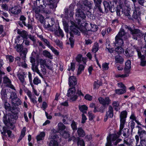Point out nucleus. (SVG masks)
Returning a JSON list of instances; mask_svg holds the SVG:
<instances>
[{"label": "nucleus", "mask_w": 146, "mask_h": 146, "mask_svg": "<svg viewBox=\"0 0 146 146\" xmlns=\"http://www.w3.org/2000/svg\"><path fill=\"white\" fill-rule=\"evenodd\" d=\"M11 92L10 98L11 99L12 107L11 106L10 104L7 102H4V107L6 110L11 112L6 114L4 113L3 121L6 126L3 127V131L1 133L3 136L7 137L6 134L7 133L8 137L11 138L14 136V135L12 134V132L8 129L13 130H15L14 124L18 117L17 108L18 106L21 104V102L19 98L17 97L16 94L15 92Z\"/></svg>", "instance_id": "nucleus-1"}, {"label": "nucleus", "mask_w": 146, "mask_h": 146, "mask_svg": "<svg viewBox=\"0 0 146 146\" xmlns=\"http://www.w3.org/2000/svg\"><path fill=\"white\" fill-rule=\"evenodd\" d=\"M127 34L123 28L121 29L120 31L115 37V44L117 46H121L124 43L123 40L128 38Z\"/></svg>", "instance_id": "nucleus-2"}, {"label": "nucleus", "mask_w": 146, "mask_h": 146, "mask_svg": "<svg viewBox=\"0 0 146 146\" xmlns=\"http://www.w3.org/2000/svg\"><path fill=\"white\" fill-rule=\"evenodd\" d=\"M70 36L71 37L69 38V40L70 42V45L71 48H73L74 43V40L72 38L74 37V35H77L79 36L80 35V33L77 29L75 25H72L70 27Z\"/></svg>", "instance_id": "nucleus-3"}, {"label": "nucleus", "mask_w": 146, "mask_h": 146, "mask_svg": "<svg viewBox=\"0 0 146 146\" xmlns=\"http://www.w3.org/2000/svg\"><path fill=\"white\" fill-rule=\"evenodd\" d=\"M77 84L76 79L75 77L74 76H70L69 79V85L70 87L68 91H81L79 90L78 87L76 88L74 87Z\"/></svg>", "instance_id": "nucleus-4"}, {"label": "nucleus", "mask_w": 146, "mask_h": 146, "mask_svg": "<svg viewBox=\"0 0 146 146\" xmlns=\"http://www.w3.org/2000/svg\"><path fill=\"white\" fill-rule=\"evenodd\" d=\"M15 48L18 52H21V55L23 56V58L25 62L26 58V55L28 52V50L26 48H23V46L22 44H17L15 46Z\"/></svg>", "instance_id": "nucleus-5"}, {"label": "nucleus", "mask_w": 146, "mask_h": 146, "mask_svg": "<svg viewBox=\"0 0 146 146\" xmlns=\"http://www.w3.org/2000/svg\"><path fill=\"white\" fill-rule=\"evenodd\" d=\"M98 29V27L96 25H92L90 23L88 25H86L85 27H83L82 29H81L80 31L85 34H87L88 31L94 32H96Z\"/></svg>", "instance_id": "nucleus-6"}, {"label": "nucleus", "mask_w": 146, "mask_h": 146, "mask_svg": "<svg viewBox=\"0 0 146 146\" xmlns=\"http://www.w3.org/2000/svg\"><path fill=\"white\" fill-rule=\"evenodd\" d=\"M86 15L82 10L78 9L76 10V19L78 21V23L86 18Z\"/></svg>", "instance_id": "nucleus-7"}, {"label": "nucleus", "mask_w": 146, "mask_h": 146, "mask_svg": "<svg viewBox=\"0 0 146 146\" xmlns=\"http://www.w3.org/2000/svg\"><path fill=\"white\" fill-rule=\"evenodd\" d=\"M119 139L116 134H110L107 138V142L105 146H112V142Z\"/></svg>", "instance_id": "nucleus-8"}, {"label": "nucleus", "mask_w": 146, "mask_h": 146, "mask_svg": "<svg viewBox=\"0 0 146 146\" xmlns=\"http://www.w3.org/2000/svg\"><path fill=\"white\" fill-rule=\"evenodd\" d=\"M130 33L133 36V38L135 40H137V37L141 38L143 37L144 34L140 31L139 29H133Z\"/></svg>", "instance_id": "nucleus-9"}, {"label": "nucleus", "mask_w": 146, "mask_h": 146, "mask_svg": "<svg viewBox=\"0 0 146 146\" xmlns=\"http://www.w3.org/2000/svg\"><path fill=\"white\" fill-rule=\"evenodd\" d=\"M127 115V113L126 110L123 111L121 112L119 115L120 124L124 125L125 124Z\"/></svg>", "instance_id": "nucleus-10"}, {"label": "nucleus", "mask_w": 146, "mask_h": 146, "mask_svg": "<svg viewBox=\"0 0 146 146\" xmlns=\"http://www.w3.org/2000/svg\"><path fill=\"white\" fill-rule=\"evenodd\" d=\"M98 100L100 104L104 106H108L111 102V100L109 97H106L104 99L103 98L100 97L98 98Z\"/></svg>", "instance_id": "nucleus-11"}, {"label": "nucleus", "mask_w": 146, "mask_h": 146, "mask_svg": "<svg viewBox=\"0 0 146 146\" xmlns=\"http://www.w3.org/2000/svg\"><path fill=\"white\" fill-rule=\"evenodd\" d=\"M40 71L44 75H45L46 73V70L45 66L46 64V61L45 60L40 59Z\"/></svg>", "instance_id": "nucleus-12"}, {"label": "nucleus", "mask_w": 146, "mask_h": 146, "mask_svg": "<svg viewBox=\"0 0 146 146\" xmlns=\"http://www.w3.org/2000/svg\"><path fill=\"white\" fill-rule=\"evenodd\" d=\"M76 92H68L67 96L69 98V100L70 102L75 101L78 98V96L75 94Z\"/></svg>", "instance_id": "nucleus-13"}, {"label": "nucleus", "mask_w": 146, "mask_h": 146, "mask_svg": "<svg viewBox=\"0 0 146 146\" xmlns=\"http://www.w3.org/2000/svg\"><path fill=\"white\" fill-rule=\"evenodd\" d=\"M82 3L84 4V7H82L81 9L82 10L89 11V10L91 9L92 5L91 3L88 1L87 0H82Z\"/></svg>", "instance_id": "nucleus-14"}, {"label": "nucleus", "mask_w": 146, "mask_h": 146, "mask_svg": "<svg viewBox=\"0 0 146 146\" xmlns=\"http://www.w3.org/2000/svg\"><path fill=\"white\" fill-rule=\"evenodd\" d=\"M38 63H36L32 64V69L34 72H36L42 78L44 75H43L42 72H40V70L38 69Z\"/></svg>", "instance_id": "nucleus-15"}, {"label": "nucleus", "mask_w": 146, "mask_h": 146, "mask_svg": "<svg viewBox=\"0 0 146 146\" xmlns=\"http://www.w3.org/2000/svg\"><path fill=\"white\" fill-rule=\"evenodd\" d=\"M53 19L52 18L46 19L44 23V27L47 28L52 26L54 23Z\"/></svg>", "instance_id": "nucleus-16"}, {"label": "nucleus", "mask_w": 146, "mask_h": 146, "mask_svg": "<svg viewBox=\"0 0 146 146\" xmlns=\"http://www.w3.org/2000/svg\"><path fill=\"white\" fill-rule=\"evenodd\" d=\"M9 11L13 14L15 15H18L21 12V10L18 6H15L9 9Z\"/></svg>", "instance_id": "nucleus-17"}, {"label": "nucleus", "mask_w": 146, "mask_h": 146, "mask_svg": "<svg viewBox=\"0 0 146 146\" xmlns=\"http://www.w3.org/2000/svg\"><path fill=\"white\" fill-rule=\"evenodd\" d=\"M131 67V61L130 60H128L125 63V66L124 69L125 73H129Z\"/></svg>", "instance_id": "nucleus-18"}, {"label": "nucleus", "mask_w": 146, "mask_h": 146, "mask_svg": "<svg viewBox=\"0 0 146 146\" xmlns=\"http://www.w3.org/2000/svg\"><path fill=\"white\" fill-rule=\"evenodd\" d=\"M17 33L23 38L26 39L27 38V37L28 36V35L27 32L25 30L21 31L20 30L18 29L17 30Z\"/></svg>", "instance_id": "nucleus-19"}, {"label": "nucleus", "mask_w": 146, "mask_h": 146, "mask_svg": "<svg viewBox=\"0 0 146 146\" xmlns=\"http://www.w3.org/2000/svg\"><path fill=\"white\" fill-rule=\"evenodd\" d=\"M137 133L140 137V139H146V131L143 129L140 132L138 131Z\"/></svg>", "instance_id": "nucleus-20"}, {"label": "nucleus", "mask_w": 146, "mask_h": 146, "mask_svg": "<svg viewBox=\"0 0 146 146\" xmlns=\"http://www.w3.org/2000/svg\"><path fill=\"white\" fill-rule=\"evenodd\" d=\"M77 132L79 137H84L85 135V132L82 127H79L78 128Z\"/></svg>", "instance_id": "nucleus-21"}, {"label": "nucleus", "mask_w": 146, "mask_h": 146, "mask_svg": "<svg viewBox=\"0 0 146 146\" xmlns=\"http://www.w3.org/2000/svg\"><path fill=\"white\" fill-rule=\"evenodd\" d=\"M78 108L80 111L83 113H86L88 109V107L85 105H79Z\"/></svg>", "instance_id": "nucleus-22"}, {"label": "nucleus", "mask_w": 146, "mask_h": 146, "mask_svg": "<svg viewBox=\"0 0 146 146\" xmlns=\"http://www.w3.org/2000/svg\"><path fill=\"white\" fill-rule=\"evenodd\" d=\"M45 136V134L44 132H41L39 134L37 135L36 137L37 141H39L40 140L44 139V137Z\"/></svg>", "instance_id": "nucleus-23"}, {"label": "nucleus", "mask_w": 146, "mask_h": 146, "mask_svg": "<svg viewBox=\"0 0 146 146\" xmlns=\"http://www.w3.org/2000/svg\"><path fill=\"white\" fill-rule=\"evenodd\" d=\"M122 133L123 136L125 138H128L129 135V129L127 128H125L122 130Z\"/></svg>", "instance_id": "nucleus-24"}, {"label": "nucleus", "mask_w": 146, "mask_h": 146, "mask_svg": "<svg viewBox=\"0 0 146 146\" xmlns=\"http://www.w3.org/2000/svg\"><path fill=\"white\" fill-rule=\"evenodd\" d=\"M42 54L45 57L48 58L50 59L53 58L52 55L47 50H44L42 51Z\"/></svg>", "instance_id": "nucleus-25"}, {"label": "nucleus", "mask_w": 146, "mask_h": 146, "mask_svg": "<svg viewBox=\"0 0 146 146\" xmlns=\"http://www.w3.org/2000/svg\"><path fill=\"white\" fill-rule=\"evenodd\" d=\"M47 4L45 5L44 4H43V5H40L41 7L42 8V9L43 12L46 14H49L50 13V11L49 8H47L46 7Z\"/></svg>", "instance_id": "nucleus-26"}, {"label": "nucleus", "mask_w": 146, "mask_h": 146, "mask_svg": "<svg viewBox=\"0 0 146 146\" xmlns=\"http://www.w3.org/2000/svg\"><path fill=\"white\" fill-rule=\"evenodd\" d=\"M115 62L116 63H119L120 64L123 63L124 59L123 58L119 55L116 56L115 57Z\"/></svg>", "instance_id": "nucleus-27"}, {"label": "nucleus", "mask_w": 146, "mask_h": 146, "mask_svg": "<svg viewBox=\"0 0 146 146\" xmlns=\"http://www.w3.org/2000/svg\"><path fill=\"white\" fill-rule=\"evenodd\" d=\"M6 92H1V98L4 103L7 102V96Z\"/></svg>", "instance_id": "nucleus-28"}, {"label": "nucleus", "mask_w": 146, "mask_h": 146, "mask_svg": "<svg viewBox=\"0 0 146 146\" xmlns=\"http://www.w3.org/2000/svg\"><path fill=\"white\" fill-rule=\"evenodd\" d=\"M55 34L58 36H61L62 37H63L64 36L62 31L60 28L59 27V29L58 30H56L55 31Z\"/></svg>", "instance_id": "nucleus-29"}, {"label": "nucleus", "mask_w": 146, "mask_h": 146, "mask_svg": "<svg viewBox=\"0 0 146 146\" xmlns=\"http://www.w3.org/2000/svg\"><path fill=\"white\" fill-rule=\"evenodd\" d=\"M99 45L98 42H95L92 47V51L94 53H96L99 49Z\"/></svg>", "instance_id": "nucleus-30"}, {"label": "nucleus", "mask_w": 146, "mask_h": 146, "mask_svg": "<svg viewBox=\"0 0 146 146\" xmlns=\"http://www.w3.org/2000/svg\"><path fill=\"white\" fill-rule=\"evenodd\" d=\"M115 50L118 54H121L124 52L123 49L121 46H118V47L115 48Z\"/></svg>", "instance_id": "nucleus-31"}, {"label": "nucleus", "mask_w": 146, "mask_h": 146, "mask_svg": "<svg viewBox=\"0 0 146 146\" xmlns=\"http://www.w3.org/2000/svg\"><path fill=\"white\" fill-rule=\"evenodd\" d=\"M58 130L61 131L64 130L66 128V126L62 122H60L58 124Z\"/></svg>", "instance_id": "nucleus-32"}, {"label": "nucleus", "mask_w": 146, "mask_h": 146, "mask_svg": "<svg viewBox=\"0 0 146 146\" xmlns=\"http://www.w3.org/2000/svg\"><path fill=\"white\" fill-rule=\"evenodd\" d=\"M124 126V125L120 124L119 131L118 132H117L116 134L118 138L120 137V135L122 133V130L123 129Z\"/></svg>", "instance_id": "nucleus-33"}, {"label": "nucleus", "mask_w": 146, "mask_h": 146, "mask_svg": "<svg viewBox=\"0 0 146 146\" xmlns=\"http://www.w3.org/2000/svg\"><path fill=\"white\" fill-rule=\"evenodd\" d=\"M77 123L74 120L72 121V123L71 124V126L73 131H75L77 129Z\"/></svg>", "instance_id": "nucleus-34"}, {"label": "nucleus", "mask_w": 146, "mask_h": 146, "mask_svg": "<svg viewBox=\"0 0 146 146\" xmlns=\"http://www.w3.org/2000/svg\"><path fill=\"white\" fill-rule=\"evenodd\" d=\"M103 4L104 7L105 12L107 13L108 12V9L110 6L109 3L106 1H104L103 2Z\"/></svg>", "instance_id": "nucleus-35"}, {"label": "nucleus", "mask_w": 146, "mask_h": 146, "mask_svg": "<svg viewBox=\"0 0 146 146\" xmlns=\"http://www.w3.org/2000/svg\"><path fill=\"white\" fill-rule=\"evenodd\" d=\"M58 145L57 140H50L49 144V146H58Z\"/></svg>", "instance_id": "nucleus-36"}, {"label": "nucleus", "mask_w": 146, "mask_h": 146, "mask_svg": "<svg viewBox=\"0 0 146 146\" xmlns=\"http://www.w3.org/2000/svg\"><path fill=\"white\" fill-rule=\"evenodd\" d=\"M84 67V66L82 64H80L79 65V67L78 68L77 75H78L81 74L82 71L83 70Z\"/></svg>", "instance_id": "nucleus-37"}, {"label": "nucleus", "mask_w": 146, "mask_h": 146, "mask_svg": "<svg viewBox=\"0 0 146 146\" xmlns=\"http://www.w3.org/2000/svg\"><path fill=\"white\" fill-rule=\"evenodd\" d=\"M77 145L80 146H85L84 142L83 139H80L79 137H78Z\"/></svg>", "instance_id": "nucleus-38"}, {"label": "nucleus", "mask_w": 146, "mask_h": 146, "mask_svg": "<svg viewBox=\"0 0 146 146\" xmlns=\"http://www.w3.org/2000/svg\"><path fill=\"white\" fill-rule=\"evenodd\" d=\"M70 10L69 11V15L70 17H72L74 15V5L73 4H71L70 5Z\"/></svg>", "instance_id": "nucleus-39"}, {"label": "nucleus", "mask_w": 146, "mask_h": 146, "mask_svg": "<svg viewBox=\"0 0 146 146\" xmlns=\"http://www.w3.org/2000/svg\"><path fill=\"white\" fill-rule=\"evenodd\" d=\"M33 83L35 85H38L41 82L40 80L37 76L35 77L33 80Z\"/></svg>", "instance_id": "nucleus-40"}, {"label": "nucleus", "mask_w": 146, "mask_h": 146, "mask_svg": "<svg viewBox=\"0 0 146 146\" xmlns=\"http://www.w3.org/2000/svg\"><path fill=\"white\" fill-rule=\"evenodd\" d=\"M133 52L130 50L129 51L126 50L125 51V55L127 57H129L133 56Z\"/></svg>", "instance_id": "nucleus-41"}, {"label": "nucleus", "mask_w": 146, "mask_h": 146, "mask_svg": "<svg viewBox=\"0 0 146 146\" xmlns=\"http://www.w3.org/2000/svg\"><path fill=\"white\" fill-rule=\"evenodd\" d=\"M54 42L56 43V44L60 48H62V41L56 39L54 40Z\"/></svg>", "instance_id": "nucleus-42"}, {"label": "nucleus", "mask_w": 146, "mask_h": 146, "mask_svg": "<svg viewBox=\"0 0 146 146\" xmlns=\"http://www.w3.org/2000/svg\"><path fill=\"white\" fill-rule=\"evenodd\" d=\"M33 11H34L36 14H38L40 12V9H42V8L40 7H36L34 6L33 7Z\"/></svg>", "instance_id": "nucleus-43"}, {"label": "nucleus", "mask_w": 146, "mask_h": 146, "mask_svg": "<svg viewBox=\"0 0 146 146\" xmlns=\"http://www.w3.org/2000/svg\"><path fill=\"white\" fill-rule=\"evenodd\" d=\"M136 51L137 52L139 58L141 59H144L145 56L143 55H142L140 50L139 49H136Z\"/></svg>", "instance_id": "nucleus-44"}, {"label": "nucleus", "mask_w": 146, "mask_h": 146, "mask_svg": "<svg viewBox=\"0 0 146 146\" xmlns=\"http://www.w3.org/2000/svg\"><path fill=\"white\" fill-rule=\"evenodd\" d=\"M117 85L119 87L122 88V89L121 90H122V91H126V87L122 83H118Z\"/></svg>", "instance_id": "nucleus-45"}, {"label": "nucleus", "mask_w": 146, "mask_h": 146, "mask_svg": "<svg viewBox=\"0 0 146 146\" xmlns=\"http://www.w3.org/2000/svg\"><path fill=\"white\" fill-rule=\"evenodd\" d=\"M17 76L20 81L22 83H24L25 82V79L23 75L21 74H18Z\"/></svg>", "instance_id": "nucleus-46"}, {"label": "nucleus", "mask_w": 146, "mask_h": 146, "mask_svg": "<svg viewBox=\"0 0 146 146\" xmlns=\"http://www.w3.org/2000/svg\"><path fill=\"white\" fill-rule=\"evenodd\" d=\"M101 83L100 82H99V81L97 80L96 81L94 82V89H98V88L101 85Z\"/></svg>", "instance_id": "nucleus-47"}, {"label": "nucleus", "mask_w": 146, "mask_h": 146, "mask_svg": "<svg viewBox=\"0 0 146 146\" xmlns=\"http://www.w3.org/2000/svg\"><path fill=\"white\" fill-rule=\"evenodd\" d=\"M36 5L37 7H40V5H43L44 4V0H36Z\"/></svg>", "instance_id": "nucleus-48"}, {"label": "nucleus", "mask_w": 146, "mask_h": 146, "mask_svg": "<svg viewBox=\"0 0 146 146\" xmlns=\"http://www.w3.org/2000/svg\"><path fill=\"white\" fill-rule=\"evenodd\" d=\"M48 48L52 50V52L56 55H58L59 54V52H58L57 50H56L51 45Z\"/></svg>", "instance_id": "nucleus-49"}, {"label": "nucleus", "mask_w": 146, "mask_h": 146, "mask_svg": "<svg viewBox=\"0 0 146 146\" xmlns=\"http://www.w3.org/2000/svg\"><path fill=\"white\" fill-rule=\"evenodd\" d=\"M109 63H104L102 64V67L103 70H107L109 68L108 65Z\"/></svg>", "instance_id": "nucleus-50"}, {"label": "nucleus", "mask_w": 146, "mask_h": 146, "mask_svg": "<svg viewBox=\"0 0 146 146\" xmlns=\"http://www.w3.org/2000/svg\"><path fill=\"white\" fill-rule=\"evenodd\" d=\"M121 7L120 5L117 6L116 8V13L117 16L119 17L120 16V10Z\"/></svg>", "instance_id": "nucleus-51"}, {"label": "nucleus", "mask_w": 146, "mask_h": 146, "mask_svg": "<svg viewBox=\"0 0 146 146\" xmlns=\"http://www.w3.org/2000/svg\"><path fill=\"white\" fill-rule=\"evenodd\" d=\"M138 146H146V139H140V144L137 145Z\"/></svg>", "instance_id": "nucleus-52"}, {"label": "nucleus", "mask_w": 146, "mask_h": 146, "mask_svg": "<svg viewBox=\"0 0 146 146\" xmlns=\"http://www.w3.org/2000/svg\"><path fill=\"white\" fill-rule=\"evenodd\" d=\"M139 15H138L137 11L136 10L134 11L132 15L133 17L135 19H137L139 18Z\"/></svg>", "instance_id": "nucleus-53"}, {"label": "nucleus", "mask_w": 146, "mask_h": 146, "mask_svg": "<svg viewBox=\"0 0 146 146\" xmlns=\"http://www.w3.org/2000/svg\"><path fill=\"white\" fill-rule=\"evenodd\" d=\"M29 38L33 42V43H35L36 42V39L35 36L31 35H28Z\"/></svg>", "instance_id": "nucleus-54"}, {"label": "nucleus", "mask_w": 146, "mask_h": 146, "mask_svg": "<svg viewBox=\"0 0 146 146\" xmlns=\"http://www.w3.org/2000/svg\"><path fill=\"white\" fill-rule=\"evenodd\" d=\"M26 131V127H24L21 131L20 136L22 137H24L25 135Z\"/></svg>", "instance_id": "nucleus-55"}, {"label": "nucleus", "mask_w": 146, "mask_h": 146, "mask_svg": "<svg viewBox=\"0 0 146 146\" xmlns=\"http://www.w3.org/2000/svg\"><path fill=\"white\" fill-rule=\"evenodd\" d=\"M84 114L85 113H82V119L81 123H85L87 119V118Z\"/></svg>", "instance_id": "nucleus-56"}, {"label": "nucleus", "mask_w": 146, "mask_h": 146, "mask_svg": "<svg viewBox=\"0 0 146 146\" xmlns=\"http://www.w3.org/2000/svg\"><path fill=\"white\" fill-rule=\"evenodd\" d=\"M6 58L9 60L10 62H12L14 61V57L11 55H7L6 56Z\"/></svg>", "instance_id": "nucleus-57"}, {"label": "nucleus", "mask_w": 146, "mask_h": 146, "mask_svg": "<svg viewBox=\"0 0 146 146\" xmlns=\"http://www.w3.org/2000/svg\"><path fill=\"white\" fill-rule=\"evenodd\" d=\"M121 141V139H118L116 141L112 142V146L117 145V144Z\"/></svg>", "instance_id": "nucleus-58"}, {"label": "nucleus", "mask_w": 146, "mask_h": 146, "mask_svg": "<svg viewBox=\"0 0 146 146\" xmlns=\"http://www.w3.org/2000/svg\"><path fill=\"white\" fill-rule=\"evenodd\" d=\"M101 3H99V2L98 3H96L95 6L96 7V8L98 9L99 11L100 12L102 13V10L101 8L100 5V4Z\"/></svg>", "instance_id": "nucleus-59"}, {"label": "nucleus", "mask_w": 146, "mask_h": 146, "mask_svg": "<svg viewBox=\"0 0 146 146\" xmlns=\"http://www.w3.org/2000/svg\"><path fill=\"white\" fill-rule=\"evenodd\" d=\"M129 123H130V127L131 128V132H132L135 128V123L133 121H131Z\"/></svg>", "instance_id": "nucleus-60"}, {"label": "nucleus", "mask_w": 146, "mask_h": 146, "mask_svg": "<svg viewBox=\"0 0 146 146\" xmlns=\"http://www.w3.org/2000/svg\"><path fill=\"white\" fill-rule=\"evenodd\" d=\"M75 69V64L74 63H71V66L69 68L68 70H71L72 71H74Z\"/></svg>", "instance_id": "nucleus-61"}, {"label": "nucleus", "mask_w": 146, "mask_h": 146, "mask_svg": "<svg viewBox=\"0 0 146 146\" xmlns=\"http://www.w3.org/2000/svg\"><path fill=\"white\" fill-rule=\"evenodd\" d=\"M23 24L24 26L27 27L28 29H31L33 28L32 24L29 22H28V23L27 24H26L25 22Z\"/></svg>", "instance_id": "nucleus-62"}, {"label": "nucleus", "mask_w": 146, "mask_h": 146, "mask_svg": "<svg viewBox=\"0 0 146 146\" xmlns=\"http://www.w3.org/2000/svg\"><path fill=\"white\" fill-rule=\"evenodd\" d=\"M85 99L88 101H91L92 100V97L88 94H86L85 97Z\"/></svg>", "instance_id": "nucleus-63"}, {"label": "nucleus", "mask_w": 146, "mask_h": 146, "mask_svg": "<svg viewBox=\"0 0 146 146\" xmlns=\"http://www.w3.org/2000/svg\"><path fill=\"white\" fill-rule=\"evenodd\" d=\"M124 14L125 15L127 16L129 19H130L131 17L130 15V12L128 10H126L124 11Z\"/></svg>", "instance_id": "nucleus-64"}]
</instances>
